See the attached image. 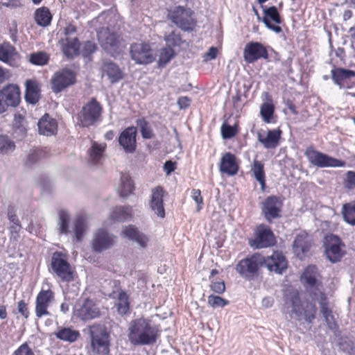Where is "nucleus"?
Listing matches in <instances>:
<instances>
[{"mask_svg":"<svg viewBox=\"0 0 355 355\" xmlns=\"http://www.w3.org/2000/svg\"><path fill=\"white\" fill-rule=\"evenodd\" d=\"M283 301L282 313L291 319L311 323L315 318V304L308 300H302L297 290L287 288L284 291Z\"/></svg>","mask_w":355,"mask_h":355,"instance_id":"1","label":"nucleus"},{"mask_svg":"<svg viewBox=\"0 0 355 355\" xmlns=\"http://www.w3.org/2000/svg\"><path fill=\"white\" fill-rule=\"evenodd\" d=\"M159 329L147 318H139L132 320L128 329L129 342L134 346L150 345L157 342Z\"/></svg>","mask_w":355,"mask_h":355,"instance_id":"2","label":"nucleus"},{"mask_svg":"<svg viewBox=\"0 0 355 355\" xmlns=\"http://www.w3.org/2000/svg\"><path fill=\"white\" fill-rule=\"evenodd\" d=\"M90 343L87 347L89 355H107L110 352V334L105 325L94 324L89 327Z\"/></svg>","mask_w":355,"mask_h":355,"instance_id":"3","label":"nucleus"},{"mask_svg":"<svg viewBox=\"0 0 355 355\" xmlns=\"http://www.w3.org/2000/svg\"><path fill=\"white\" fill-rule=\"evenodd\" d=\"M263 265L264 256L255 253L241 259L236 266V270L245 279L252 281L259 276Z\"/></svg>","mask_w":355,"mask_h":355,"instance_id":"4","label":"nucleus"},{"mask_svg":"<svg viewBox=\"0 0 355 355\" xmlns=\"http://www.w3.org/2000/svg\"><path fill=\"white\" fill-rule=\"evenodd\" d=\"M103 107L95 98L85 104L77 116V124L83 128L94 125L100 121Z\"/></svg>","mask_w":355,"mask_h":355,"instance_id":"5","label":"nucleus"},{"mask_svg":"<svg viewBox=\"0 0 355 355\" xmlns=\"http://www.w3.org/2000/svg\"><path fill=\"white\" fill-rule=\"evenodd\" d=\"M301 282L310 297H318L324 293L320 276L315 266H308L301 276Z\"/></svg>","mask_w":355,"mask_h":355,"instance_id":"6","label":"nucleus"},{"mask_svg":"<svg viewBox=\"0 0 355 355\" xmlns=\"http://www.w3.org/2000/svg\"><path fill=\"white\" fill-rule=\"evenodd\" d=\"M304 155L312 165L319 168H340L346 166L345 161L318 151L311 146L306 149Z\"/></svg>","mask_w":355,"mask_h":355,"instance_id":"7","label":"nucleus"},{"mask_svg":"<svg viewBox=\"0 0 355 355\" xmlns=\"http://www.w3.org/2000/svg\"><path fill=\"white\" fill-rule=\"evenodd\" d=\"M109 24L106 27H101L97 31L98 40L101 47L107 53L114 55L120 51V37L114 31H111Z\"/></svg>","mask_w":355,"mask_h":355,"instance_id":"8","label":"nucleus"},{"mask_svg":"<svg viewBox=\"0 0 355 355\" xmlns=\"http://www.w3.org/2000/svg\"><path fill=\"white\" fill-rule=\"evenodd\" d=\"M51 266L55 275L62 282H71L73 280V272L67 261L66 256L60 252H55L51 257Z\"/></svg>","mask_w":355,"mask_h":355,"instance_id":"9","label":"nucleus"},{"mask_svg":"<svg viewBox=\"0 0 355 355\" xmlns=\"http://www.w3.org/2000/svg\"><path fill=\"white\" fill-rule=\"evenodd\" d=\"M193 12L191 9H185L182 6H176L170 12L172 21L183 31H193L196 21L193 17Z\"/></svg>","mask_w":355,"mask_h":355,"instance_id":"10","label":"nucleus"},{"mask_svg":"<svg viewBox=\"0 0 355 355\" xmlns=\"http://www.w3.org/2000/svg\"><path fill=\"white\" fill-rule=\"evenodd\" d=\"M116 243V237L103 228L98 229L92 236L91 248L94 252L101 253L112 248Z\"/></svg>","mask_w":355,"mask_h":355,"instance_id":"11","label":"nucleus"},{"mask_svg":"<svg viewBox=\"0 0 355 355\" xmlns=\"http://www.w3.org/2000/svg\"><path fill=\"white\" fill-rule=\"evenodd\" d=\"M130 55L137 64H148L153 62L155 59L152 49L145 42L132 44L130 46Z\"/></svg>","mask_w":355,"mask_h":355,"instance_id":"12","label":"nucleus"},{"mask_svg":"<svg viewBox=\"0 0 355 355\" xmlns=\"http://www.w3.org/2000/svg\"><path fill=\"white\" fill-rule=\"evenodd\" d=\"M275 243V237L271 230L264 225L259 226L253 239L249 240V245L254 249L268 248Z\"/></svg>","mask_w":355,"mask_h":355,"instance_id":"13","label":"nucleus"},{"mask_svg":"<svg viewBox=\"0 0 355 355\" xmlns=\"http://www.w3.org/2000/svg\"><path fill=\"white\" fill-rule=\"evenodd\" d=\"M76 315L83 321H88L100 317L101 311L98 304L93 300L87 298L75 309Z\"/></svg>","mask_w":355,"mask_h":355,"instance_id":"14","label":"nucleus"},{"mask_svg":"<svg viewBox=\"0 0 355 355\" xmlns=\"http://www.w3.org/2000/svg\"><path fill=\"white\" fill-rule=\"evenodd\" d=\"M76 82L75 73L69 69H62L54 73L51 79V87L54 92L58 93Z\"/></svg>","mask_w":355,"mask_h":355,"instance_id":"15","label":"nucleus"},{"mask_svg":"<svg viewBox=\"0 0 355 355\" xmlns=\"http://www.w3.org/2000/svg\"><path fill=\"white\" fill-rule=\"evenodd\" d=\"M55 294L51 289L41 290L35 300V315L37 318L51 315L48 311L51 302L54 300Z\"/></svg>","mask_w":355,"mask_h":355,"instance_id":"16","label":"nucleus"},{"mask_svg":"<svg viewBox=\"0 0 355 355\" xmlns=\"http://www.w3.org/2000/svg\"><path fill=\"white\" fill-rule=\"evenodd\" d=\"M243 58L246 62L253 63L261 58L268 59V53L262 44L258 42H250L245 46Z\"/></svg>","mask_w":355,"mask_h":355,"instance_id":"17","label":"nucleus"},{"mask_svg":"<svg viewBox=\"0 0 355 355\" xmlns=\"http://www.w3.org/2000/svg\"><path fill=\"white\" fill-rule=\"evenodd\" d=\"M282 201L275 196H268L262 203V212L266 219L270 222L280 216Z\"/></svg>","mask_w":355,"mask_h":355,"instance_id":"18","label":"nucleus"},{"mask_svg":"<svg viewBox=\"0 0 355 355\" xmlns=\"http://www.w3.org/2000/svg\"><path fill=\"white\" fill-rule=\"evenodd\" d=\"M0 94L6 107H15L21 101V92L19 87L15 84H8L0 89Z\"/></svg>","mask_w":355,"mask_h":355,"instance_id":"19","label":"nucleus"},{"mask_svg":"<svg viewBox=\"0 0 355 355\" xmlns=\"http://www.w3.org/2000/svg\"><path fill=\"white\" fill-rule=\"evenodd\" d=\"M324 244L326 254L329 261L331 262L338 261L342 257L341 241L340 238L332 234L327 235Z\"/></svg>","mask_w":355,"mask_h":355,"instance_id":"20","label":"nucleus"},{"mask_svg":"<svg viewBox=\"0 0 355 355\" xmlns=\"http://www.w3.org/2000/svg\"><path fill=\"white\" fill-rule=\"evenodd\" d=\"M270 272L282 274L288 266L286 257L282 252H274L272 255L264 257V265Z\"/></svg>","mask_w":355,"mask_h":355,"instance_id":"21","label":"nucleus"},{"mask_svg":"<svg viewBox=\"0 0 355 355\" xmlns=\"http://www.w3.org/2000/svg\"><path fill=\"white\" fill-rule=\"evenodd\" d=\"M137 128L134 126L125 128L119 137V143L126 153H132L136 150Z\"/></svg>","mask_w":355,"mask_h":355,"instance_id":"22","label":"nucleus"},{"mask_svg":"<svg viewBox=\"0 0 355 355\" xmlns=\"http://www.w3.org/2000/svg\"><path fill=\"white\" fill-rule=\"evenodd\" d=\"M166 193L161 187H156L151 190V196L149 202L151 210L155 215L162 218L165 217V210L163 204V198Z\"/></svg>","mask_w":355,"mask_h":355,"instance_id":"23","label":"nucleus"},{"mask_svg":"<svg viewBox=\"0 0 355 355\" xmlns=\"http://www.w3.org/2000/svg\"><path fill=\"white\" fill-rule=\"evenodd\" d=\"M311 242L307 233L301 232L296 235L293 243V250L299 259H303L306 253L309 252Z\"/></svg>","mask_w":355,"mask_h":355,"instance_id":"24","label":"nucleus"},{"mask_svg":"<svg viewBox=\"0 0 355 355\" xmlns=\"http://www.w3.org/2000/svg\"><path fill=\"white\" fill-rule=\"evenodd\" d=\"M19 58V55L15 48L10 43L4 42L0 44V60L11 66H15Z\"/></svg>","mask_w":355,"mask_h":355,"instance_id":"25","label":"nucleus"},{"mask_svg":"<svg viewBox=\"0 0 355 355\" xmlns=\"http://www.w3.org/2000/svg\"><path fill=\"white\" fill-rule=\"evenodd\" d=\"M89 230V224L87 218L83 216H79L74 218L72 223L73 239L81 241L86 232Z\"/></svg>","mask_w":355,"mask_h":355,"instance_id":"26","label":"nucleus"},{"mask_svg":"<svg viewBox=\"0 0 355 355\" xmlns=\"http://www.w3.org/2000/svg\"><path fill=\"white\" fill-rule=\"evenodd\" d=\"M38 130L41 135L49 136L56 133L57 121L48 114H45L37 123Z\"/></svg>","mask_w":355,"mask_h":355,"instance_id":"27","label":"nucleus"},{"mask_svg":"<svg viewBox=\"0 0 355 355\" xmlns=\"http://www.w3.org/2000/svg\"><path fill=\"white\" fill-rule=\"evenodd\" d=\"M123 234L128 239L135 241L141 248H145L147 247L148 238L144 233L139 232L134 225L126 226L123 230Z\"/></svg>","mask_w":355,"mask_h":355,"instance_id":"28","label":"nucleus"},{"mask_svg":"<svg viewBox=\"0 0 355 355\" xmlns=\"http://www.w3.org/2000/svg\"><path fill=\"white\" fill-rule=\"evenodd\" d=\"M238 169L235 155L231 153H226L221 157L220 171L229 175H234L237 173Z\"/></svg>","mask_w":355,"mask_h":355,"instance_id":"29","label":"nucleus"},{"mask_svg":"<svg viewBox=\"0 0 355 355\" xmlns=\"http://www.w3.org/2000/svg\"><path fill=\"white\" fill-rule=\"evenodd\" d=\"M103 76H106L112 84L120 81L123 78V73L117 64L114 62H105L103 67Z\"/></svg>","mask_w":355,"mask_h":355,"instance_id":"30","label":"nucleus"},{"mask_svg":"<svg viewBox=\"0 0 355 355\" xmlns=\"http://www.w3.org/2000/svg\"><path fill=\"white\" fill-rule=\"evenodd\" d=\"M281 133L282 132L279 130H268L265 137L261 133H259L258 140L267 149L275 148L278 146Z\"/></svg>","mask_w":355,"mask_h":355,"instance_id":"31","label":"nucleus"},{"mask_svg":"<svg viewBox=\"0 0 355 355\" xmlns=\"http://www.w3.org/2000/svg\"><path fill=\"white\" fill-rule=\"evenodd\" d=\"M80 335L79 331L72 327H58L55 332V336L58 339L69 343L76 341Z\"/></svg>","mask_w":355,"mask_h":355,"instance_id":"32","label":"nucleus"},{"mask_svg":"<svg viewBox=\"0 0 355 355\" xmlns=\"http://www.w3.org/2000/svg\"><path fill=\"white\" fill-rule=\"evenodd\" d=\"M70 222V214L66 210H60L57 220V232L58 234L67 235L71 233V230L69 228Z\"/></svg>","mask_w":355,"mask_h":355,"instance_id":"33","label":"nucleus"},{"mask_svg":"<svg viewBox=\"0 0 355 355\" xmlns=\"http://www.w3.org/2000/svg\"><path fill=\"white\" fill-rule=\"evenodd\" d=\"M107 147L105 143H98L93 141L89 149V161L93 164H98L103 157L104 152Z\"/></svg>","mask_w":355,"mask_h":355,"instance_id":"34","label":"nucleus"},{"mask_svg":"<svg viewBox=\"0 0 355 355\" xmlns=\"http://www.w3.org/2000/svg\"><path fill=\"white\" fill-rule=\"evenodd\" d=\"M331 76L334 82L343 88V82L352 77H355V71L349 69L336 68L331 70Z\"/></svg>","mask_w":355,"mask_h":355,"instance_id":"35","label":"nucleus"},{"mask_svg":"<svg viewBox=\"0 0 355 355\" xmlns=\"http://www.w3.org/2000/svg\"><path fill=\"white\" fill-rule=\"evenodd\" d=\"M62 51L68 58L73 57L78 54L80 44L77 37H73L72 40L62 39Z\"/></svg>","mask_w":355,"mask_h":355,"instance_id":"36","label":"nucleus"},{"mask_svg":"<svg viewBox=\"0 0 355 355\" xmlns=\"http://www.w3.org/2000/svg\"><path fill=\"white\" fill-rule=\"evenodd\" d=\"M132 208L130 206L116 207L111 214V219L113 222H124L131 218Z\"/></svg>","mask_w":355,"mask_h":355,"instance_id":"37","label":"nucleus"},{"mask_svg":"<svg viewBox=\"0 0 355 355\" xmlns=\"http://www.w3.org/2000/svg\"><path fill=\"white\" fill-rule=\"evenodd\" d=\"M251 171L256 180L260 184L261 190L264 191L266 188V174L263 164L259 160L254 159Z\"/></svg>","mask_w":355,"mask_h":355,"instance_id":"38","label":"nucleus"},{"mask_svg":"<svg viewBox=\"0 0 355 355\" xmlns=\"http://www.w3.org/2000/svg\"><path fill=\"white\" fill-rule=\"evenodd\" d=\"M115 297V296H113ZM116 306L117 311L120 315L126 314L130 309L129 296L127 293L123 290H121L116 295Z\"/></svg>","mask_w":355,"mask_h":355,"instance_id":"39","label":"nucleus"},{"mask_svg":"<svg viewBox=\"0 0 355 355\" xmlns=\"http://www.w3.org/2000/svg\"><path fill=\"white\" fill-rule=\"evenodd\" d=\"M341 214L346 223L355 226V200L343 204Z\"/></svg>","mask_w":355,"mask_h":355,"instance_id":"40","label":"nucleus"},{"mask_svg":"<svg viewBox=\"0 0 355 355\" xmlns=\"http://www.w3.org/2000/svg\"><path fill=\"white\" fill-rule=\"evenodd\" d=\"M52 15L46 7L37 8L35 12V20L37 25L46 27L51 24Z\"/></svg>","mask_w":355,"mask_h":355,"instance_id":"41","label":"nucleus"},{"mask_svg":"<svg viewBox=\"0 0 355 355\" xmlns=\"http://www.w3.org/2000/svg\"><path fill=\"white\" fill-rule=\"evenodd\" d=\"M39 97L40 95L36 83L33 80H27L26 83V101L31 104H35L39 101Z\"/></svg>","mask_w":355,"mask_h":355,"instance_id":"42","label":"nucleus"},{"mask_svg":"<svg viewBox=\"0 0 355 355\" xmlns=\"http://www.w3.org/2000/svg\"><path fill=\"white\" fill-rule=\"evenodd\" d=\"M134 190V185L130 176L127 174H122L121 176L120 184L118 188V192L121 197H127L132 193Z\"/></svg>","mask_w":355,"mask_h":355,"instance_id":"43","label":"nucleus"},{"mask_svg":"<svg viewBox=\"0 0 355 355\" xmlns=\"http://www.w3.org/2000/svg\"><path fill=\"white\" fill-rule=\"evenodd\" d=\"M15 149V142L8 136H0V154L9 155Z\"/></svg>","mask_w":355,"mask_h":355,"instance_id":"44","label":"nucleus"},{"mask_svg":"<svg viewBox=\"0 0 355 355\" xmlns=\"http://www.w3.org/2000/svg\"><path fill=\"white\" fill-rule=\"evenodd\" d=\"M136 124L139 128L141 136L144 139H149L154 137L155 135L150 125L144 118L138 119L136 121Z\"/></svg>","mask_w":355,"mask_h":355,"instance_id":"45","label":"nucleus"},{"mask_svg":"<svg viewBox=\"0 0 355 355\" xmlns=\"http://www.w3.org/2000/svg\"><path fill=\"white\" fill-rule=\"evenodd\" d=\"M314 301H318L320 306V312L324 318L332 315L331 310L328 306L327 298L324 293L318 295V297H312Z\"/></svg>","mask_w":355,"mask_h":355,"instance_id":"46","label":"nucleus"},{"mask_svg":"<svg viewBox=\"0 0 355 355\" xmlns=\"http://www.w3.org/2000/svg\"><path fill=\"white\" fill-rule=\"evenodd\" d=\"M174 50L171 47L163 48L159 53L158 64L163 67L168 63L174 56Z\"/></svg>","mask_w":355,"mask_h":355,"instance_id":"47","label":"nucleus"},{"mask_svg":"<svg viewBox=\"0 0 355 355\" xmlns=\"http://www.w3.org/2000/svg\"><path fill=\"white\" fill-rule=\"evenodd\" d=\"M275 111L274 105L270 103H264L261 106V115L266 123H270Z\"/></svg>","mask_w":355,"mask_h":355,"instance_id":"48","label":"nucleus"},{"mask_svg":"<svg viewBox=\"0 0 355 355\" xmlns=\"http://www.w3.org/2000/svg\"><path fill=\"white\" fill-rule=\"evenodd\" d=\"M263 14L264 16L263 18L269 19V21L272 20L278 24H281V17L275 6H270L263 9Z\"/></svg>","mask_w":355,"mask_h":355,"instance_id":"49","label":"nucleus"},{"mask_svg":"<svg viewBox=\"0 0 355 355\" xmlns=\"http://www.w3.org/2000/svg\"><path fill=\"white\" fill-rule=\"evenodd\" d=\"M49 60L48 55L44 52L32 53L30 56V62L35 65H44Z\"/></svg>","mask_w":355,"mask_h":355,"instance_id":"50","label":"nucleus"},{"mask_svg":"<svg viewBox=\"0 0 355 355\" xmlns=\"http://www.w3.org/2000/svg\"><path fill=\"white\" fill-rule=\"evenodd\" d=\"M207 302L213 308H223L229 304V301L220 297L211 295L208 297Z\"/></svg>","mask_w":355,"mask_h":355,"instance_id":"51","label":"nucleus"},{"mask_svg":"<svg viewBox=\"0 0 355 355\" xmlns=\"http://www.w3.org/2000/svg\"><path fill=\"white\" fill-rule=\"evenodd\" d=\"M344 187L347 190L355 189V172L353 171H348L345 174V178L343 180Z\"/></svg>","mask_w":355,"mask_h":355,"instance_id":"52","label":"nucleus"},{"mask_svg":"<svg viewBox=\"0 0 355 355\" xmlns=\"http://www.w3.org/2000/svg\"><path fill=\"white\" fill-rule=\"evenodd\" d=\"M180 40L181 38L180 35L174 31H172L169 34L165 35V41L167 45L168 46V47L178 45L180 42Z\"/></svg>","mask_w":355,"mask_h":355,"instance_id":"53","label":"nucleus"},{"mask_svg":"<svg viewBox=\"0 0 355 355\" xmlns=\"http://www.w3.org/2000/svg\"><path fill=\"white\" fill-rule=\"evenodd\" d=\"M221 134L224 139H230L236 134L234 127L223 123L221 127Z\"/></svg>","mask_w":355,"mask_h":355,"instance_id":"54","label":"nucleus"},{"mask_svg":"<svg viewBox=\"0 0 355 355\" xmlns=\"http://www.w3.org/2000/svg\"><path fill=\"white\" fill-rule=\"evenodd\" d=\"M13 355H35V354L28 345L24 343L14 352Z\"/></svg>","mask_w":355,"mask_h":355,"instance_id":"55","label":"nucleus"},{"mask_svg":"<svg viewBox=\"0 0 355 355\" xmlns=\"http://www.w3.org/2000/svg\"><path fill=\"white\" fill-rule=\"evenodd\" d=\"M96 50V44L91 41H87L86 42H85L83 46V54L85 57H87L90 54L93 53Z\"/></svg>","mask_w":355,"mask_h":355,"instance_id":"56","label":"nucleus"},{"mask_svg":"<svg viewBox=\"0 0 355 355\" xmlns=\"http://www.w3.org/2000/svg\"><path fill=\"white\" fill-rule=\"evenodd\" d=\"M210 288L213 292L222 294L225 291V282L223 281L211 282Z\"/></svg>","mask_w":355,"mask_h":355,"instance_id":"57","label":"nucleus"},{"mask_svg":"<svg viewBox=\"0 0 355 355\" xmlns=\"http://www.w3.org/2000/svg\"><path fill=\"white\" fill-rule=\"evenodd\" d=\"M191 197L198 205L197 211H199L202 209L201 205L203 203L200 191L199 189H193L191 191Z\"/></svg>","mask_w":355,"mask_h":355,"instance_id":"58","label":"nucleus"},{"mask_svg":"<svg viewBox=\"0 0 355 355\" xmlns=\"http://www.w3.org/2000/svg\"><path fill=\"white\" fill-rule=\"evenodd\" d=\"M64 35L65 40H72L73 37H77L76 36V28L72 24H68L64 28Z\"/></svg>","mask_w":355,"mask_h":355,"instance_id":"59","label":"nucleus"},{"mask_svg":"<svg viewBox=\"0 0 355 355\" xmlns=\"http://www.w3.org/2000/svg\"><path fill=\"white\" fill-rule=\"evenodd\" d=\"M8 218L12 224L19 223V220L16 216L15 208L12 205H9L8 207Z\"/></svg>","mask_w":355,"mask_h":355,"instance_id":"60","label":"nucleus"},{"mask_svg":"<svg viewBox=\"0 0 355 355\" xmlns=\"http://www.w3.org/2000/svg\"><path fill=\"white\" fill-rule=\"evenodd\" d=\"M18 311L25 318H28L29 315V311L27 307V304L24 300H20L18 302Z\"/></svg>","mask_w":355,"mask_h":355,"instance_id":"61","label":"nucleus"},{"mask_svg":"<svg viewBox=\"0 0 355 355\" xmlns=\"http://www.w3.org/2000/svg\"><path fill=\"white\" fill-rule=\"evenodd\" d=\"M263 22L266 25V26L269 28L270 30L275 32L276 33H279L282 32V28L279 26L274 25L271 24L270 21L269 19H267L266 18H263Z\"/></svg>","mask_w":355,"mask_h":355,"instance_id":"62","label":"nucleus"},{"mask_svg":"<svg viewBox=\"0 0 355 355\" xmlns=\"http://www.w3.org/2000/svg\"><path fill=\"white\" fill-rule=\"evenodd\" d=\"M191 100L187 96H180L178 99V105L180 109H185L190 105Z\"/></svg>","mask_w":355,"mask_h":355,"instance_id":"63","label":"nucleus"},{"mask_svg":"<svg viewBox=\"0 0 355 355\" xmlns=\"http://www.w3.org/2000/svg\"><path fill=\"white\" fill-rule=\"evenodd\" d=\"M175 162L171 160L166 161L164 164V170L167 175H169L175 169Z\"/></svg>","mask_w":355,"mask_h":355,"instance_id":"64","label":"nucleus"}]
</instances>
